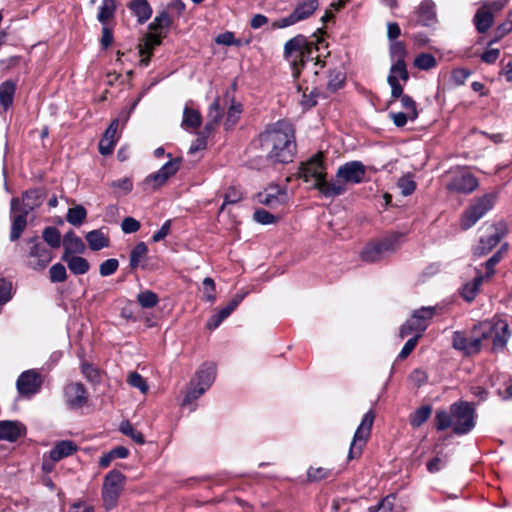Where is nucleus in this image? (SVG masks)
Segmentation results:
<instances>
[{
    "label": "nucleus",
    "instance_id": "nucleus-1",
    "mask_svg": "<svg viewBox=\"0 0 512 512\" xmlns=\"http://www.w3.org/2000/svg\"><path fill=\"white\" fill-rule=\"evenodd\" d=\"M467 331L471 339L469 344L465 342V331H455L452 335V347L467 356L478 354L484 340L493 338V348L502 349L510 337L508 324L504 320L481 321Z\"/></svg>",
    "mask_w": 512,
    "mask_h": 512
},
{
    "label": "nucleus",
    "instance_id": "nucleus-2",
    "mask_svg": "<svg viewBox=\"0 0 512 512\" xmlns=\"http://www.w3.org/2000/svg\"><path fill=\"white\" fill-rule=\"evenodd\" d=\"M255 145L272 163H290L296 152L294 128L286 121H278L259 135Z\"/></svg>",
    "mask_w": 512,
    "mask_h": 512
},
{
    "label": "nucleus",
    "instance_id": "nucleus-3",
    "mask_svg": "<svg viewBox=\"0 0 512 512\" xmlns=\"http://www.w3.org/2000/svg\"><path fill=\"white\" fill-rule=\"evenodd\" d=\"M476 412L472 404L458 401L450 405L449 411L438 410L435 415L436 429L452 428L457 435L468 434L476 425Z\"/></svg>",
    "mask_w": 512,
    "mask_h": 512
},
{
    "label": "nucleus",
    "instance_id": "nucleus-4",
    "mask_svg": "<svg viewBox=\"0 0 512 512\" xmlns=\"http://www.w3.org/2000/svg\"><path fill=\"white\" fill-rule=\"evenodd\" d=\"M323 34V30L318 29L311 41L303 35H297L285 43L284 55L291 62L294 70L299 71V65L303 69L308 68L307 60L311 57L313 50L320 51L321 45L325 44Z\"/></svg>",
    "mask_w": 512,
    "mask_h": 512
},
{
    "label": "nucleus",
    "instance_id": "nucleus-5",
    "mask_svg": "<svg viewBox=\"0 0 512 512\" xmlns=\"http://www.w3.org/2000/svg\"><path fill=\"white\" fill-rule=\"evenodd\" d=\"M497 200L494 192L484 194L477 198L461 215L460 226L462 230H468L474 226L488 211H490Z\"/></svg>",
    "mask_w": 512,
    "mask_h": 512
},
{
    "label": "nucleus",
    "instance_id": "nucleus-6",
    "mask_svg": "<svg viewBox=\"0 0 512 512\" xmlns=\"http://www.w3.org/2000/svg\"><path fill=\"white\" fill-rule=\"evenodd\" d=\"M126 477L118 470H111L104 478L102 487L103 505L107 511L116 507L123 491Z\"/></svg>",
    "mask_w": 512,
    "mask_h": 512
},
{
    "label": "nucleus",
    "instance_id": "nucleus-7",
    "mask_svg": "<svg viewBox=\"0 0 512 512\" xmlns=\"http://www.w3.org/2000/svg\"><path fill=\"white\" fill-rule=\"evenodd\" d=\"M434 307H421L413 312L411 318L405 322L399 329L400 338H405L411 333L420 334L427 329L430 320L434 315Z\"/></svg>",
    "mask_w": 512,
    "mask_h": 512
},
{
    "label": "nucleus",
    "instance_id": "nucleus-8",
    "mask_svg": "<svg viewBox=\"0 0 512 512\" xmlns=\"http://www.w3.org/2000/svg\"><path fill=\"white\" fill-rule=\"evenodd\" d=\"M298 177L304 182L310 183L312 188H316L321 180L326 177V167L323 163L322 154L318 153L302 163L298 171Z\"/></svg>",
    "mask_w": 512,
    "mask_h": 512
},
{
    "label": "nucleus",
    "instance_id": "nucleus-9",
    "mask_svg": "<svg viewBox=\"0 0 512 512\" xmlns=\"http://www.w3.org/2000/svg\"><path fill=\"white\" fill-rule=\"evenodd\" d=\"M508 232L505 222L500 221L490 226L488 235L480 237L478 244L473 248V254L481 257L492 251Z\"/></svg>",
    "mask_w": 512,
    "mask_h": 512
},
{
    "label": "nucleus",
    "instance_id": "nucleus-10",
    "mask_svg": "<svg viewBox=\"0 0 512 512\" xmlns=\"http://www.w3.org/2000/svg\"><path fill=\"white\" fill-rule=\"evenodd\" d=\"M375 414L372 410H369L362 418V421L356 429L353 437V441L350 445L349 459L357 458L361 455L362 449L365 446L374 423Z\"/></svg>",
    "mask_w": 512,
    "mask_h": 512
},
{
    "label": "nucleus",
    "instance_id": "nucleus-11",
    "mask_svg": "<svg viewBox=\"0 0 512 512\" xmlns=\"http://www.w3.org/2000/svg\"><path fill=\"white\" fill-rule=\"evenodd\" d=\"M31 244L28 256L29 266L34 270H42L51 262L52 251L39 241L38 237L29 239Z\"/></svg>",
    "mask_w": 512,
    "mask_h": 512
},
{
    "label": "nucleus",
    "instance_id": "nucleus-12",
    "mask_svg": "<svg viewBox=\"0 0 512 512\" xmlns=\"http://www.w3.org/2000/svg\"><path fill=\"white\" fill-rule=\"evenodd\" d=\"M257 200L260 204L276 209L285 205L289 196L286 187L272 184L257 194Z\"/></svg>",
    "mask_w": 512,
    "mask_h": 512
},
{
    "label": "nucleus",
    "instance_id": "nucleus-13",
    "mask_svg": "<svg viewBox=\"0 0 512 512\" xmlns=\"http://www.w3.org/2000/svg\"><path fill=\"white\" fill-rule=\"evenodd\" d=\"M394 244L395 241L389 238L370 243L362 250L361 259L368 263L380 261L395 250Z\"/></svg>",
    "mask_w": 512,
    "mask_h": 512
},
{
    "label": "nucleus",
    "instance_id": "nucleus-14",
    "mask_svg": "<svg viewBox=\"0 0 512 512\" xmlns=\"http://www.w3.org/2000/svg\"><path fill=\"white\" fill-rule=\"evenodd\" d=\"M409 79V74L406 69V63L404 59H398L391 66L390 73L388 75V84L391 87V98L396 100L398 96H401L403 86L400 81L406 83Z\"/></svg>",
    "mask_w": 512,
    "mask_h": 512
},
{
    "label": "nucleus",
    "instance_id": "nucleus-15",
    "mask_svg": "<svg viewBox=\"0 0 512 512\" xmlns=\"http://www.w3.org/2000/svg\"><path fill=\"white\" fill-rule=\"evenodd\" d=\"M41 385L42 380L35 370L24 371L16 382L19 394L24 397H31L38 393Z\"/></svg>",
    "mask_w": 512,
    "mask_h": 512
},
{
    "label": "nucleus",
    "instance_id": "nucleus-16",
    "mask_svg": "<svg viewBox=\"0 0 512 512\" xmlns=\"http://www.w3.org/2000/svg\"><path fill=\"white\" fill-rule=\"evenodd\" d=\"M366 173L365 166L360 161H350L341 165L336 177L346 183L359 184L364 180Z\"/></svg>",
    "mask_w": 512,
    "mask_h": 512
},
{
    "label": "nucleus",
    "instance_id": "nucleus-17",
    "mask_svg": "<svg viewBox=\"0 0 512 512\" xmlns=\"http://www.w3.org/2000/svg\"><path fill=\"white\" fill-rule=\"evenodd\" d=\"M479 183L477 178L468 172H460L451 178L447 189L459 194H470L477 189Z\"/></svg>",
    "mask_w": 512,
    "mask_h": 512
},
{
    "label": "nucleus",
    "instance_id": "nucleus-18",
    "mask_svg": "<svg viewBox=\"0 0 512 512\" xmlns=\"http://www.w3.org/2000/svg\"><path fill=\"white\" fill-rule=\"evenodd\" d=\"M19 204H20L19 198L14 197L11 199V213L14 214L19 211V214L14 215L11 218V233H10L11 241L18 240L27 225V216L29 213H25V211L21 210L19 207Z\"/></svg>",
    "mask_w": 512,
    "mask_h": 512
},
{
    "label": "nucleus",
    "instance_id": "nucleus-19",
    "mask_svg": "<svg viewBox=\"0 0 512 512\" xmlns=\"http://www.w3.org/2000/svg\"><path fill=\"white\" fill-rule=\"evenodd\" d=\"M65 399L70 409H79L83 407L87 400V391L81 383H70L65 387L64 390Z\"/></svg>",
    "mask_w": 512,
    "mask_h": 512
},
{
    "label": "nucleus",
    "instance_id": "nucleus-20",
    "mask_svg": "<svg viewBox=\"0 0 512 512\" xmlns=\"http://www.w3.org/2000/svg\"><path fill=\"white\" fill-rule=\"evenodd\" d=\"M26 434V427L19 421L3 420L0 421V440L16 442Z\"/></svg>",
    "mask_w": 512,
    "mask_h": 512
},
{
    "label": "nucleus",
    "instance_id": "nucleus-21",
    "mask_svg": "<svg viewBox=\"0 0 512 512\" xmlns=\"http://www.w3.org/2000/svg\"><path fill=\"white\" fill-rule=\"evenodd\" d=\"M244 294L236 295L225 307L219 310L218 313L212 315L210 319L207 321V328L210 330H214L218 328L221 323L228 318L231 313L238 307V305L244 299Z\"/></svg>",
    "mask_w": 512,
    "mask_h": 512
},
{
    "label": "nucleus",
    "instance_id": "nucleus-22",
    "mask_svg": "<svg viewBox=\"0 0 512 512\" xmlns=\"http://www.w3.org/2000/svg\"><path fill=\"white\" fill-rule=\"evenodd\" d=\"M215 378L216 365L212 362H208L200 366L195 373L194 378L191 379V382L193 385L197 384L198 386L208 390L213 384Z\"/></svg>",
    "mask_w": 512,
    "mask_h": 512
},
{
    "label": "nucleus",
    "instance_id": "nucleus-23",
    "mask_svg": "<svg viewBox=\"0 0 512 512\" xmlns=\"http://www.w3.org/2000/svg\"><path fill=\"white\" fill-rule=\"evenodd\" d=\"M417 24L422 26H431L437 21L435 3L432 0H423L417 10Z\"/></svg>",
    "mask_w": 512,
    "mask_h": 512
},
{
    "label": "nucleus",
    "instance_id": "nucleus-24",
    "mask_svg": "<svg viewBox=\"0 0 512 512\" xmlns=\"http://www.w3.org/2000/svg\"><path fill=\"white\" fill-rule=\"evenodd\" d=\"M315 189L326 198H334L344 194L347 187L342 179L337 178L336 180L327 181L326 177H324Z\"/></svg>",
    "mask_w": 512,
    "mask_h": 512
},
{
    "label": "nucleus",
    "instance_id": "nucleus-25",
    "mask_svg": "<svg viewBox=\"0 0 512 512\" xmlns=\"http://www.w3.org/2000/svg\"><path fill=\"white\" fill-rule=\"evenodd\" d=\"M78 446L71 440H62L57 442L50 450L49 457L53 462H58L76 452Z\"/></svg>",
    "mask_w": 512,
    "mask_h": 512
},
{
    "label": "nucleus",
    "instance_id": "nucleus-26",
    "mask_svg": "<svg viewBox=\"0 0 512 512\" xmlns=\"http://www.w3.org/2000/svg\"><path fill=\"white\" fill-rule=\"evenodd\" d=\"M128 8L137 18L139 24L146 23L152 15V7L147 0H132L128 3Z\"/></svg>",
    "mask_w": 512,
    "mask_h": 512
},
{
    "label": "nucleus",
    "instance_id": "nucleus-27",
    "mask_svg": "<svg viewBox=\"0 0 512 512\" xmlns=\"http://www.w3.org/2000/svg\"><path fill=\"white\" fill-rule=\"evenodd\" d=\"M63 255H77L85 251V244L82 239L77 236L74 231H68L63 237Z\"/></svg>",
    "mask_w": 512,
    "mask_h": 512
},
{
    "label": "nucleus",
    "instance_id": "nucleus-28",
    "mask_svg": "<svg viewBox=\"0 0 512 512\" xmlns=\"http://www.w3.org/2000/svg\"><path fill=\"white\" fill-rule=\"evenodd\" d=\"M476 272L477 274L474 279L465 283L460 291L461 296L468 303L476 298L484 281V275L478 269H476Z\"/></svg>",
    "mask_w": 512,
    "mask_h": 512
},
{
    "label": "nucleus",
    "instance_id": "nucleus-29",
    "mask_svg": "<svg viewBox=\"0 0 512 512\" xmlns=\"http://www.w3.org/2000/svg\"><path fill=\"white\" fill-rule=\"evenodd\" d=\"M44 196V193L40 189H32L24 192L22 195L23 204L20 209L25 211V213L32 212L43 203Z\"/></svg>",
    "mask_w": 512,
    "mask_h": 512
},
{
    "label": "nucleus",
    "instance_id": "nucleus-30",
    "mask_svg": "<svg viewBox=\"0 0 512 512\" xmlns=\"http://www.w3.org/2000/svg\"><path fill=\"white\" fill-rule=\"evenodd\" d=\"M16 92V83L6 80L0 84V106L6 112L13 104Z\"/></svg>",
    "mask_w": 512,
    "mask_h": 512
},
{
    "label": "nucleus",
    "instance_id": "nucleus-31",
    "mask_svg": "<svg viewBox=\"0 0 512 512\" xmlns=\"http://www.w3.org/2000/svg\"><path fill=\"white\" fill-rule=\"evenodd\" d=\"M62 260L74 275H83L90 269V264L84 257L78 255H62Z\"/></svg>",
    "mask_w": 512,
    "mask_h": 512
},
{
    "label": "nucleus",
    "instance_id": "nucleus-32",
    "mask_svg": "<svg viewBox=\"0 0 512 512\" xmlns=\"http://www.w3.org/2000/svg\"><path fill=\"white\" fill-rule=\"evenodd\" d=\"M318 7V0H299L292 12L300 22L311 17Z\"/></svg>",
    "mask_w": 512,
    "mask_h": 512
},
{
    "label": "nucleus",
    "instance_id": "nucleus-33",
    "mask_svg": "<svg viewBox=\"0 0 512 512\" xmlns=\"http://www.w3.org/2000/svg\"><path fill=\"white\" fill-rule=\"evenodd\" d=\"M494 22V16L487 6L479 8L474 16V24L479 33H486Z\"/></svg>",
    "mask_w": 512,
    "mask_h": 512
},
{
    "label": "nucleus",
    "instance_id": "nucleus-34",
    "mask_svg": "<svg viewBox=\"0 0 512 512\" xmlns=\"http://www.w3.org/2000/svg\"><path fill=\"white\" fill-rule=\"evenodd\" d=\"M223 116V109L220 106L219 98H216L209 106L208 109V121L205 125V132L210 134L215 127L219 124Z\"/></svg>",
    "mask_w": 512,
    "mask_h": 512
},
{
    "label": "nucleus",
    "instance_id": "nucleus-35",
    "mask_svg": "<svg viewBox=\"0 0 512 512\" xmlns=\"http://www.w3.org/2000/svg\"><path fill=\"white\" fill-rule=\"evenodd\" d=\"M85 238L88 242L89 248L93 251H99L109 246V238L100 229L88 232Z\"/></svg>",
    "mask_w": 512,
    "mask_h": 512
},
{
    "label": "nucleus",
    "instance_id": "nucleus-36",
    "mask_svg": "<svg viewBox=\"0 0 512 512\" xmlns=\"http://www.w3.org/2000/svg\"><path fill=\"white\" fill-rule=\"evenodd\" d=\"M207 390L198 386L197 384L193 385L190 381L187 393L181 403L182 407L188 408L190 412L195 411L196 404L195 401L202 396Z\"/></svg>",
    "mask_w": 512,
    "mask_h": 512
},
{
    "label": "nucleus",
    "instance_id": "nucleus-37",
    "mask_svg": "<svg viewBox=\"0 0 512 512\" xmlns=\"http://www.w3.org/2000/svg\"><path fill=\"white\" fill-rule=\"evenodd\" d=\"M129 117H130V111H122L117 118L112 120L110 125L107 127L103 137L117 142L119 139V136L117 135V130H118L120 124L122 126H124L127 123Z\"/></svg>",
    "mask_w": 512,
    "mask_h": 512
},
{
    "label": "nucleus",
    "instance_id": "nucleus-38",
    "mask_svg": "<svg viewBox=\"0 0 512 512\" xmlns=\"http://www.w3.org/2000/svg\"><path fill=\"white\" fill-rule=\"evenodd\" d=\"M201 123L202 117L200 112L186 106L183 111L182 127L184 129H196L201 126Z\"/></svg>",
    "mask_w": 512,
    "mask_h": 512
},
{
    "label": "nucleus",
    "instance_id": "nucleus-39",
    "mask_svg": "<svg viewBox=\"0 0 512 512\" xmlns=\"http://www.w3.org/2000/svg\"><path fill=\"white\" fill-rule=\"evenodd\" d=\"M507 250L508 244H502L500 248L483 264L486 269L484 279L490 278L495 274V266L503 259V255Z\"/></svg>",
    "mask_w": 512,
    "mask_h": 512
},
{
    "label": "nucleus",
    "instance_id": "nucleus-40",
    "mask_svg": "<svg viewBox=\"0 0 512 512\" xmlns=\"http://www.w3.org/2000/svg\"><path fill=\"white\" fill-rule=\"evenodd\" d=\"M116 4L114 0H103L99 7L97 19L101 24H106L114 17Z\"/></svg>",
    "mask_w": 512,
    "mask_h": 512
},
{
    "label": "nucleus",
    "instance_id": "nucleus-41",
    "mask_svg": "<svg viewBox=\"0 0 512 512\" xmlns=\"http://www.w3.org/2000/svg\"><path fill=\"white\" fill-rule=\"evenodd\" d=\"M170 26V18L166 11L157 14L154 20L149 24V29L153 32L165 34Z\"/></svg>",
    "mask_w": 512,
    "mask_h": 512
},
{
    "label": "nucleus",
    "instance_id": "nucleus-42",
    "mask_svg": "<svg viewBox=\"0 0 512 512\" xmlns=\"http://www.w3.org/2000/svg\"><path fill=\"white\" fill-rule=\"evenodd\" d=\"M86 217H87L86 209L81 205H77L75 207L68 209V212L66 215V220L74 226H79L84 222Z\"/></svg>",
    "mask_w": 512,
    "mask_h": 512
},
{
    "label": "nucleus",
    "instance_id": "nucleus-43",
    "mask_svg": "<svg viewBox=\"0 0 512 512\" xmlns=\"http://www.w3.org/2000/svg\"><path fill=\"white\" fill-rule=\"evenodd\" d=\"M42 237L51 248H58L61 245L60 231L54 226H48L43 230Z\"/></svg>",
    "mask_w": 512,
    "mask_h": 512
},
{
    "label": "nucleus",
    "instance_id": "nucleus-44",
    "mask_svg": "<svg viewBox=\"0 0 512 512\" xmlns=\"http://www.w3.org/2000/svg\"><path fill=\"white\" fill-rule=\"evenodd\" d=\"M119 431L125 436L130 437L137 444H144L145 439L141 432L134 429L129 421H122L119 426Z\"/></svg>",
    "mask_w": 512,
    "mask_h": 512
},
{
    "label": "nucleus",
    "instance_id": "nucleus-45",
    "mask_svg": "<svg viewBox=\"0 0 512 512\" xmlns=\"http://www.w3.org/2000/svg\"><path fill=\"white\" fill-rule=\"evenodd\" d=\"M168 179H166L159 170L155 173L149 174L143 181L142 185L145 190H156L163 186Z\"/></svg>",
    "mask_w": 512,
    "mask_h": 512
},
{
    "label": "nucleus",
    "instance_id": "nucleus-46",
    "mask_svg": "<svg viewBox=\"0 0 512 512\" xmlns=\"http://www.w3.org/2000/svg\"><path fill=\"white\" fill-rule=\"evenodd\" d=\"M432 409L430 406H422L414 411V413L410 416V424L413 427H420L424 424L428 418L430 417Z\"/></svg>",
    "mask_w": 512,
    "mask_h": 512
},
{
    "label": "nucleus",
    "instance_id": "nucleus-47",
    "mask_svg": "<svg viewBox=\"0 0 512 512\" xmlns=\"http://www.w3.org/2000/svg\"><path fill=\"white\" fill-rule=\"evenodd\" d=\"M401 103V107L405 110L404 112L410 114V121H414L418 118V110L416 102L409 95L401 93L398 98Z\"/></svg>",
    "mask_w": 512,
    "mask_h": 512
},
{
    "label": "nucleus",
    "instance_id": "nucleus-48",
    "mask_svg": "<svg viewBox=\"0 0 512 512\" xmlns=\"http://www.w3.org/2000/svg\"><path fill=\"white\" fill-rule=\"evenodd\" d=\"M137 301L142 308H153L159 303V297L155 292L145 290L137 295Z\"/></svg>",
    "mask_w": 512,
    "mask_h": 512
},
{
    "label": "nucleus",
    "instance_id": "nucleus-49",
    "mask_svg": "<svg viewBox=\"0 0 512 512\" xmlns=\"http://www.w3.org/2000/svg\"><path fill=\"white\" fill-rule=\"evenodd\" d=\"M147 246L144 242L137 243L134 248L132 249L130 253V267L132 269H135L138 267L140 261L146 256L147 254Z\"/></svg>",
    "mask_w": 512,
    "mask_h": 512
},
{
    "label": "nucleus",
    "instance_id": "nucleus-50",
    "mask_svg": "<svg viewBox=\"0 0 512 512\" xmlns=\"http://www.w3.org/2000/svg\"><path fill=\"white\" fill-rule=\"evenodd\" d=\"M437 64L435 57L429 53H421L414 59V66L420 70H430Z\"/></svg>",
    "mask_w": 512,
    "mask_h": 512
},
{
    "label": "nucleus",
    "instance_id": "nucleus-51",
    "mask_svg": "<svg viewBox=\"0 0 512 512\" xmlns=\"http://www.w3.org/2000/svg\"><path fill=\"white\" fill-rule=\"evenodd\" d=\"M242 114V106L239 103H232L231 106L228 109L226 120H225V128L230 129L240 119V116Z\"/></svg>",
    "mask_w": 512,
    "mask_h": 512
},
{
    "label": "nucleus",
    "instance_id": "nucleus-52",
    "mask_svg": "<svg viewBox=\"0 0 512 512\" xmlns=\"http://www.w3.org/2000/svg\"><path fill=\"white\" fill-rule=\"evenodd\" d=\"M165 34L157 33L151 31L145 39V49H142L140 52L141 54H144L145 52L150 55L152 53V50L161 44L162 38Z\"/></svg>",
    "mask_w": 512,
    "mask_h": 512
},
{
    "label": "nucleus",
    "instance_id": "nucleus-53",
    "mask_svg": "<svg viewBox=\"0 0 512 512\" xmlns=\"http://www.w3.org/2000/svg\"><path fill=\"white\" fill-rule=\"evenodd\" d=\"M448 462L447 456L443 453L437 454L426 464L429 473H437L442 470Z\"/></svg>",
    "mask_w": 512,
    "mask_h": 512
},
{
    "label": "nucleus",
    "instance_id": "nucleus-54",
    "mask_svg": "<svg viewBox=\"0 0 512 512\" xmlns=\"http://www.w3.org/2000/svg\"><path fill=\"white\" fill-rule=\"evenodd\" d=\"M398 188L403 196L411 195L416 189V183L411 175H405L398 180Z\"/></svg>",
    "mask_w": 512,
    "mask_h": 512
},
{
    "label": "nucleus",
    "instance_id": "nucleus-55",
    "mask_svg": "<svg viewBox=\"0 0 512 512\" xmlns=\"http://www.w3.org/2000/svg\"><path fill=\"white\" fill-rule=\"evenodd\" d=\"M181 165L180 158H173L166 162L160 169L159 172L166 178L169 179L173 175H175Z\"/></svg>",
    "mask_w": 512,
    "mask_h": 512
},
{
    "label": "nucleus",
    "instance_id": "nucleus-56",
    "mask_svg": "<svg viewBox=\"0 0 512 512\" xmlns=\"http://www.w3.org/2000/svg\"><path fill=\"white\" fill-rule=\"evenodd\" d=\"M50 280L53 283H61L67 279L66 268L61 263H56L49 270Z\"/></svg>",
    "mask_w": 512,
    "mask_h": 512
},
{
    "label": "nucleus",
    "instance_id": "nucleus-57",
    "mask_svg": "<svg viewBox=\"0 0 512 512\" xmlns=\"http://www.w3.org/2000/svg\"><path fill=\"white\" fill-rule=\"evenodd\" d=\"M331 471L323 467H310L307 471V479L309 482H318L328 478Z\"/></svg>",
    "mask_w": 512,
    "mask_h": 512
},
{
    "label": "nucleus",
    "instance_id": "nucleus-58",
    "mask_svg": "<svg viewBox=\"0 0 512 512\" xmlns=\"http://www.w3.org/2000/svg\"><path fill=\"white\" fill-rule=\"evenodd\" d=\"M81 371L84 377L92 384H98L100 382V374L97 368L89 363H83Z\"/></svg>",
    "mask_w": 512,
    "mask_h": 512
},
{
    "label": "nucleus",
    "instance_id": "nucleus-59",
    "mask_svg": "<svg viewBox=\"0 0 512 512\" xmlns=\"http://www.w3.org/2000/svg\"><path fill=\"white\" fill-rule=\"evenodd\" d=\"M119 267V262L115 258H110L102 262L99 266V273L103 277L114 274Z\"/></svg>",
    "mask_w": 512,
    "mask_h": 512
},
{
    "label": "nucleus",
    "instance_id": "nucleus-60",
    "mask_svg": "<svg viewBox=\"0 0 512 512\" xmlns=\"http://www.w3.org/2000/svg\"><path fill=\"white\" fill-rule=\"evenodd\" d=\"M395 497L393 495H388L384 499H382L377 505L371 506L369 508V512H392L394 507Z\"/></svg>",
    "mask_w": 512,
    "mask_h": 512
},
{
    "label": "nucleus",
    "instance_id": "nucleus-61",
    "mask_svg": "<svg viewBox=\"0 0 512 512\" xmlns=\"http://www.w3.org/2000/svg\"><path fill=\"white\" fill-rule=\"evenodd\" d=\"M345 81V76L342 72H334L329 75V80L327 83V89L331 92H336L340 88H342Z\"/></svg>",
    "mask_w": 512,
    "mask_h": 512
},
{
    "label": "nucleus",
    "instance_id": "nucleus-62",
    "mask_svg": "<svg viewBox=\"0 0 512 512\" xmlns=\"http://www.w3.org/2000/svg\"><path fill=\"white\" fill-rule=\"evenodd\" d=\"M12 299V283L5 278H0V305H4Z\"/></svg>",
    "mask_w": 512,
    "mask_h": 512
},
{
    "label": "nucleus",
    "instance_id": "nucleus-63",
    "mask_svg": "<svg viewBox=\"0 0 512 512\" xmlns=\"http://www.w3.org/2000/svg\"><path fill=\"white\" fill-rule=\"evenodd\" d=\"M253 219L262 225H269L276 222L277 218L265 209H257L253 214Z\"/></svg>",
    "mask_w": 512,
    "mask_h": 512
},
{
    "label": "nucleus",
    "instance_id": "nucleus-64",
    "mask_svg": "<svg viewBox=\"0 0 512 512\" xmlns=\"http://www.w3.org/2000/svg\"><path fill=\"white\" fill-rule=\"evenodd\" d=\"M128 383L139 389L142 393H146L149 389L146 380L137 372H132L128 377Z\"/></svg>",
    "mask_w": 512,
    "mask_h": 512
}]
</instances>
